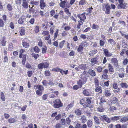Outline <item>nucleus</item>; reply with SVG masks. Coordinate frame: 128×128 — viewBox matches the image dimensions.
<instances>
[{
    "label": "nucleus",
    "instance_id": "nucleus-1",
    "mask_svg": "<svg viewBox=\"0 0 128 128\" xmlns=\"http://www.w3.org/2000/svg\"><path fill=\"white\" fill-rule=\"evenodd\" d=\"M87 80V78L86 77H85L84 75V76L82 75V77H81L79 80L77 82L78 85L80 86V88L82 87V85L83 84L86 83Z\"/></svg>",
    "mask_w": 128,
    "mask_h": 128
},
{
    "label": "nucleus",
    "instance_id": "nucleus-2",
    "mask_svg": "<svg viewBox=\"0 0 128 128\" xmlns=\"http://www.w3.org/2000/svg\"><path fill=\"white\" fill-rule=\"evenodd\" d=\"M53 102L54 104L53 106L55 108H58L63 106V104L59 99L56 100Z\"/></svg>",
    "mask_w": 128,
    "mask_h": 128
},
{
    "label": "nucleus",
    "instance_id": "nucleus-3",
    "mask_svg": "<svg viewBox=\"0 0 128 128\" xmlns=\"http://www.w3.org/2000/svg\"><path fill=\"white\" fill-rule=\"evenodd\" d=\"M102 10L105 12L106 14H109L110 13V10L111 9L110 6L108 4H103Z\"/></svg>",
    "mask_w": 128,
    "mask_h": 128
},
{
    "label": "nucleus",
    "instance_id": "nucleus-4",
    "mask_svg": "<svg viewBox=\"0 0 128 128\" xmlns=\"http://www.w3.org/2000/svg\"><path fill=\"white\" fill-rule=\"evenodd\" d=\"M100 120L102 121H104L108 123L110 122V118H108L106 115L100 116Z\"/></svg>",
    "mask_w": 128,
    "mask_h": 128
},
{
    "label": "nucleus",
    "instance_id": "nucleus-5",
    "mask_svg": "<svg viewBox=\"0 0 128 128\" xmlns=\"http://www.w3.org/2000/svg\"><path fill=\"white\" fill-rule=\"evenodd\" d=\"M26 17L24 15H22L18 20V22L20 24H24L26 22Z\"/></svg>",
    "mask_w": 128,
    "mask_h": 128
},
{
    "label": "nucleus",
    "instance_id": "nucleus-6",
    "mask_svg": "<svg viewBox=\"0 0 128 128\" xmlns=\"http://www.w3.org/2000/svg\"><path fill=\"white\" fill-rule=\"evenodd\" d=\"M91 93V90L89 89H84L82 91V93L84 95L86 96H90Z\"/></svg>",
    "mask_w": 128,
    "mask_h": 128
},
{
    "label": "nucleus",
    "instance_id": "nucleus-7",
    "mask_svg": "<svg viewBox=\"0 0 128 128\" xmlns=\"http://www.w3.org/2000/svg\"><path fill=\"white\" fill-rule=\"evenodd\" d=\"M86 12H84L81 14H78L77 15V17L80 19L82 20L83 21H84L86 19L85 16Z\"/></svg>",
    "mask_w": 128,
    "mask_h": 128
},
{
    "label": "nucleus",
    "instance_id": "nucleus-8",
    "mask_svg": "<svg viewBox=\"0 0 128 128\" xmlns=\"http://www.w3.org/2000/svg\"><path fill=\"white\" fill-rule=\"evenodd\" d=\"M102 49H103V51L105 54V56L107 57H110L112 55V54L108 50L105 49L103 48H102Z\"/></svg>",
    "mask_w": 128,
    "mask_h": 128
},
{
    "label": "nucleus",
    "instance_id": "nucleus-9",
    "mask_svg": "<svg viewBox=\"0 0 128 128\" xmlns=\"http://www.w3.org/2000/svg\"><path fill=\"white\" fill-rule=\"evenodd\" d=\"M111 61L113 63L114 66H118V60L116 58H113L111 59Z\"/></svg>",
    "mask_w": 128,
    "mask_h": 128
},
{
    "label": "nucleus",
    "instance_id": "nucleus-10",
    "mask_svg": "<svg viewBox=\"0 0 128 128\" xmlns=\"http://www.w3.org/2000/svg\"><path fill=\"white\" fill-rule=\"evenodd\" d=\"M88 74L92 76H94L96 75L95 72L92 69H90L88 71Z\"/></svg>",
    "mask_w": 128,
    "mask_h": 128
},
{
    "label": "nucleus",
    "instance_id": "nucleus-11",
    "mask_svg": "<svg viewBox=\"0 0 128 128\" xmlns=\"http://www.w3.org/2000/svg\"><path fill=\"white\" fill-rule=\"evenodd\" d=\"M104 93L105 96L107 97H110L111 95L110 91L108 89L105 90Z\"/></svg>",
    "mask_w": 128,
    "mask_h": 128
},
{
    "label": "nucleus",
    "instance_id": "nucleus-12",
    "mask_svg": "<svg viewBox=\"0 0 128 128\" xmlns=\"http://www.w3.org/2000/svg\"><path fill=\"white\" fill-rule=\"evenodd\" d=\"M120 118V116H114L110 118V120H112L114 122L119 120Z\"/></svg>",
    "mask_w": 128,
    "mask_h": 128
},
{
    "label": "nucleus",
    "instance_id": "nucleus-13",
    "mask_svg": "<svg viewBox=\"0 0 128 128\" xmlns=\"http://www.w3.org/2000/svg\"><path fill=\"white\" fill-rule=\"evenodd\" d=\"M127 5L126 3H122L121 4H118V7L119 9L121 8H125L126 5Z\"/></svg>",
    "mask_w": 128,
    "mask_h": 128
},
{
    "label": "nucleus",
    "instance_id": "nucleus-14",
    "mask_svg": "<svg viewBox=\"0 0 128 128\" xmlns=\"http://www.w3.org/2000/svg\"><path fill=\"white\" fill-rule=\"evenodd\" d=\"M6 38L4 36H3L2 38V40H1L0 44L3 46H6Z\"/></svg>",
    "mask_w": 128,
    "mask_h": 128
},
{
    "label": "nucleus",
    "instance_id": "nucleus-15",
    "mask_svg": "<svg viewBox=\"0 0 128 128\" xmlns=\"http://www.w3.org/2000/svg\"><path fill=\"white\" fill-rule=\"evenodd\" d=\"M96 88L95 90V91L96 92H99L100 93H102V87L100 86H95Z\"/></svg>",
    "mask_w": 128,
    "mask_h": 128
},
{
    "label": "nucleus",
    "instance_id": "nucleus-16",
    "mask_svg": "<svg viewBox=\"0 0 128 128\" xmlns=\"http://www.w3.org/2000/svg\"><path fill=\"white\" fill-rule=\"evenodd\" d=\"M40 6L41 9H42L45 7V3L44 2V0H41L40 1Z\"/></svg>",
    "mask_w": 128,
    "mask_h": 128
},
{
    "label": "nucleus",
    "instance_id": "nucleus-17",
    "mask_svg": "<svg viewBox=\"0 0 128 128\" xmlns=\"http://www.w3.org/2000/svg\"><path fill=\"white\" fill-rule=\"evenodd\" d=\"M108 67L109 69V71L110 72H114V70L113 67L110 64H108Z\"/></svg>",
    "mask_w": 128,
    "mask_h": 128
},
{
    "label": "nucleus",
    "instance_id": "nucleus-18",
    "mask_svg": "<svg viewBox=\"0 0 128 128\" xmlns=\"http://www.w3.org/2000/svg\"><path fill=\"white\" fill-rule=\"evenodd\" d=\"M20 32L21 36L24 35L25 34V30L24 27H21Z\"/></svg>",
    "mask_w": 128,
    "mask_h": 128
},
{
    "label": "nucleus",
    "instance_id": "nucleus-19",
    "mask_svg": "<svg viewBox=\"0 0 128 128\" xmlns=\"http://www.w3.org/2000/svg\"><path fill=\"white\" fill-rule=\"evenodd\" d=\"M78 68L83 70H85L86 69V66L84 64L80 65L78 66Z\"/></svg>",
    "mask_w": 128,
    "mask_h": 128
},
{
    "label": "nucleus",
    "instance_id": "nucleus-20",
    "mask_svg": "<svg viewBox=\"0 0 128 128\" xmlns=\"http://www.w3.org/2000/svg\"><path fill=\"white\" fill-rule=\"evenodd\" d=\"M67 1L63 0V1H61V2L60 4V6L62 8H64L65 7Z\"/></svg>",
    "mask_w": 128,
    "mask_h": 128
},
{
    "label": "nucleus",
    "instance_id": "nucleus-21",
    "mask_svg": "<svg viewBox=\"0 0 128 128\" xmlns=\"http://www.w3.org/2000/svg\"><path fill=\"white\" fill-rule=\"evenodd\" d=\"M120 122L122 123L125 122L128 120V117H123L120 120Z\"/></svg>",
    "mask_w": 128,
    "mask_h": 128
},
{
    "label": "nucleus",
    "instance_id": "nucleus-22",
    "mask_svg": "<svg viewBox=\"0 0 128 128\" xmlns=\"http://www.w3.org/2000/svg\"><path fill=\"white\" fill-rule=\"evenodd\" d=\"M94 105L91 104H88L87 106V108L90 111L92 112L93 110Z\"/></svg>",
    "mask_w": 128,
    "mask_h": 128
},
{
    "label": "nucleus",
    "instance_id": "nucleus-23",
    "mask_svg": "<svg viewBox=\"0 0 128 128\" xmlns=\"http://www.w3.org/2000/svg\"><path fill=\"white\" fill-rule=\"evenodd\" d=\"M121 87L122 88H127L128 87V85L127 84L124 82H122L120 84Z\"/></svg>",
    "mask_w": 128,
    "mask_h": 128
},
{
    "label": "nucleus",
    "instance_id": "nucleus-24",
    "mask_svg": "<svg viewBox=\"0 0 128 128\" xmlns=\"http://www.w3.org/2000/svg\"><path fill=\"white\" fill-rule=\"evenodd\" d=\"M81 120L83 123H84L86 122L87 120L85 116L83 115L82 116Z\"/></svg>",
    "mask_w": 128,
    "mask_h": 128
},
{
    "label": "nucleus",
    "instance_id": "nucleus-25",
    "mask_svg": "<svg viewBox=\"0 0 128 128\" xmlns=\"http://www.w3.org/2000/svg\"><path fill=\"white\" fill-rule=\"evenodd\" d=\"M94 118L95 122L98 124H100V120L96 116H94Z\"/></svg>",
    "mask_w": 128,
    "mask_h": 128
},
{
    "label": "nucleus",
    "instance_id": "nucleus-26",
    "mask_svg": "<svg viewBox=\"0 0 128 128\" xmlns=\"http://www.w3.org/2000/svg\"><path fill=\"white\" fill-rule=\"evenodd\" d=\"M98 51L96 50H94L92 51H91L90 52L89 55L90 56H93L94 54H95Z\"/></svg>",
    "mask_w": 128,
    "mask_h": 128
},
{
    "label": "nucleus",
    "instance_id": "nucleus-27",
    "mask_svg": "<svg viewBox=\"0 0 128 128\" xmlns=\"http://www.w3.org/2000/svg\"><path fill=\"white\" fill-rule=\"evenodd\" d=\"M96 69L98 72H101L102 71L103 68L100 66H97L96 68Z\"/></svg>",
    "mask_w": 128,
    "mask_h": 128
},
{
    "label": "nucleus",
    "instance_id": "nucleus-28",
    "mask_svg": "<svg viewBox=\"0 0 128 128\" xmlns=\"http://www.w3.org/2000/svg\"><path fill=\"white\" fill-rule=\"evenodd\" d=\"M22 44L23 47L26 48H28L29 46V44L26 42H22Z\"/></svg>",
    "mask_w": 128,
    "mask_h": 128
},
{
    "label": "nucleus",
    "instance_id": "nucleus-29",
    "mask_svg": "<svg viewBox=\"0 0 128 128\" xmlns=\"http://www.w3.org/2000/svg\"><path fill=\"white\" fill-rule=\"evenodd\" d=\"M7 9L8 10L10 11H12L13 9L12 6L10 4H8L7 6Z\"/></svg>",
    "mask_w": 128,
    "mask_h": 128
},
{
    "label": "nucleus",
    "instance_id": "nucleus-30",
    "mask_svg": "<svg viewBox=\"0 0 128 128\" xmlns=\"http://www.w3.org/2000/svg\"><path fill=\"white\" fill-rule=\"evenodd\" d=\"M65 42L66 41L64 40H63L62 41L60 42V43L59 44V47L60 48H62Z\"/></svg>",
    "mask_w": 128,
    "mask_h": 128
},
{
    "label": "nucleus",
    "instance_id": "nucleus-31",
    "mask_svg": "<svg viewBox=\"0 0 128 128\" xmlns=\"http://www.w3.org/2000/svg\"><path fill=\"white\" fill-rule=\"evenodd\" d=\"M1 99L3 101H4L5 100V97L4 94V93L1 92L0 93Z\"/></svg>",
    "mask_w": 128,
    "mask_h": 128
},
{
    "label": "nucleus",
    "instance_id": "nucleus-32",
    "mask_svg": "<svg viewBox=\"0 0 128 128\" xmlns=\"http://www.w3.org/2000/svg\"><path fill=\"white\" fill-rule=\"evenodd\" d=\"M87 124L89 128L91 127L92 125V122L91 120H89L87 122Z\"/></svg>",
    "mask_w": 128,
    "mask_h": 128
},
{
    "label": "nucleus",
    "instance_id": "nucleus-33",
    "mask_svg": "<svg viewBox=\"0 0 128 128\" xmlns=\"http://www.w3.org/2000/svg\"><path fill=\"white\" fill-rule=\"evenodd\" d=\"M83 47L82 46V45L80 44L79 46L78 47L77 49V51L78 52H82L83 50Z\"/></svg>",
    "mask_w": 128,
    "mask_h": 128
},
{
    "label": "nucleus",
    "instance_id": "nucleus-34",
    "mask_svg": "<svg viewBox=\"0 0 128 128\" xmlns=\"http://www.w3.org/2000/svg\"><path fill=\"white\" fill-rule=\"evenodd\" d=\"M113 104L116 103L118 101V98L116 97L113 98L111 100Z\"/></svg>",
    "mask_w": 128,
    "mask_h": 128
},
{
    "label": "nucleus",
    "instance_id": "nucleus-35",
    "mask_svg": "<svg viewBox=\"0 0 128 128\" xmlns=\"http://www.w3.org/2000/svg\"><path fill=\"white\" fill-rule=\"evenodd\" d=\"M16 121V119L14 118H10L8 120V122L10 124L13 123Z\"/></svg>",
    "mask_w": 128,
    "mask_h": 128
},
{
    "label": "nucleus",
    "instance_id": "nucleus-36",
    "mask_svg": "<svg viewBox=\"0 0 128 128\" xmlns=\"http://www.w3.org/2000/svg\"><path fill=\"white\" fill-rule=\"evenodd\" d=\"M44 68H47L49 66V64L47 62H44L42 63Z\"/></svg>",
    "mask_w": 128,
    "mask_h": 128
},
{
    "label": "nucleus",
    "instance_id": "nucleus-37",
    "mask_svg": "<svg viewBox=\"0 0 128 128\" xmlns=\"http://www.w3.org/2000/svg\"><path fill=\"white\" fill-rule=\"evenodd\" d=\"M47 50V48L46 46H44L42 48V54H45L46 53V50Z\"/></svg>",
    "mask_w": 128,
    "mask_h": 128
},
{
    "label": "nucleus",
    "instance_id": "nucleus-38",
    "mask_svg": "<svg viewBox=\"0 0 128 128\" xmlns=\"http://www.w3.org/2000/svg\"><path fill=\"white\" fill-rule=\"evenodd\" d=\"M94 83L95 84V86H98L99 82L98 80L96 78H95L94 79Z\"/></svg>",
    "mask_w": 128,
    "mask_h": 128
},
{
    "label": "nucleus",
    "instance_id": "nucleus-39",
    "mask_svg": "<svg viewBox=\"0 0 128 128\" xmlns=\"http://www.w3.org/2000/svg\"><path fill=\"white\" fill-rule=\"evenodd\" d=\"M75 114L78 116H80L81 114V111L79 109L76 110L75 112Z\"/></svg>",
    "mask_w": 128,
    "mask_h": 128
},
{
    "label": "nucleus",
    "instance_id": "nucleus-40",
    "mask_svg": "<svg viewBox=\"0 0 128 128\" xmlns=\"http://www.w3.org/2000/svg\"><path fill=\"white\" fill-rule=\"evenodd\" d=\"M104 40H100L99 41L100 46H103L105 42H104Z\"/></svg>",
    "mask_w": 128,
    "mask_h": 128
},
{
    "label": "nucleus",
    "instance_id": "nucleus-41",
    "mask_svg": "<svg viewBox=\"0 0 128 128\" xmlns=\"http://www.w3.org/2000/svg\"><path fill=\"white\" fill-rule=\"evenodd\" d=\"M34 51L36 53L39 52L40 49L37 46H36L34 48Z\"/></svg>",
    "mask_w": 128,
    "mask_h": 128
},
{
    "label": "nucleus",
    "instance_id": "nucleus-42",
    "mask_svg": "<svg viewBox=\"0 0 128 128\" xmlns=\"http://www.w3.org/2000/svg\"><path fill=\"white\" fill-rule=\"evenodd\" d=\"M64 11L68 16H70L71 15V13L69 12L68 9L65 8L64 9Z\"/></svg>",
    "mask_w": 128,
    "mask_h": 128
},
{
    "label": "nucleus",
    "instance_id": "nucleus-43",
    "mask_svg": "<svg viewBox=\"0 0 128 128\" xmlns=\"http://www.w3.org/2000/svg\"><path fill=\"white\" fill-rule=\"evenodd\" d=\"M28 3L23 2L22 6L24 8H27L28 7Z\"/></svg>",
    "mask_w": 128,
    "mask_h": 128
},
{
    "label": "nucleus",
    "instance_id": "nucleus-44",
    "mask_svg": "<svg viewBox=\"0 0 128 128\" xmlns=\"http://www.w3.org/2000/svg\"><path fill=\"white\" fill-rule=\"evenodd\" d=\"M39 26H36L35 27L34 29V31L36 33H37L39 32Z\"/></svg>",
    "mask_w": 128,
    "mask_h": 128
},
{
    "label": "nucleus",
    "instance_id": "nucleus-45",
    "mask_svg": "<svg viewBox=\"0 0 128 128\" xmlns=\"http://www.w3.org/2000/svg\"><path fill=\"white\" fill-rule=\"evenodd\" d=\"M86 3V2L85 0H80L79 2V4L80 5H84Z\"/></svg>",
    "mask_w": 128,
    "mask_h": 128
},
{
    "label": "nucleus",
    "instance_id": "nucleus-46",
    "mask_svg": "<svg viewBox=\"0 0 128 128\" xmlns=\"http://www.w3.org/2000/svg\"><path fill=\"white\" fill-rule=\"evenodd\" d=\"M42 83L43 85L45 86H46L48 84V82L46 80H43L42 81Z\"/></svg>",
    "mask_w": 128,
    "mask_h": 128
},
{
    "label": "nucleus",
    "instance_id": "nucleus-47",
    "mask_svg": "<svg viewBox=\"0 0 128 128\" xmlns=\"http://www.w3.org/2000/svg\"><path fill=\"white\" fill-rule=\"evenodd\" d=\"M99 28L98 26L97 25H96L94 24H93L92 27V29L93 30L97 29L98 30Z\"/></svg>",
    "mask_w": 128,
    "mask_h": 128
},
{
    "label": "nucleus",
    "instance_id": "nucleus-48",
    "mask_svg": "<svg viewBox=\"0 0 128 128\" xmlns=\"http://www.w3.org/2000/svg\"><path fill=\"white\" fill-rule=\"evenodd\" d=\"M122 47L123 48H128V45L124 42H122Z\"/></svg>",
    "mask_w": 128,
    "mask_h": 128
},
{
    "label": "nucleus",
    "instance_id": "nucleus-49",
    "mask_svg": "<svg viewBox=\"0 0 128 128\" xmlns=\"http://www.w3.org/2000/svg\"><path fill=\"white\" fill-rule=\"evenodd\" d=\"M96 58H92L91 60V62L94 64H96L97 62Z\"/></svg>",
    "mask_w": 128,
    "mask_h": 128
},
{
    "label": "nucleus",
    "instance_id": "nucleus-50",
    "mask_svg": "<svg viewBox=\"0 0 128 128\" xmlns=\"http://www.w3.org/2000/svg\"><path fill=\"white\" fill-rule=\"evenodd\" d=\"M32 57H33L34 58L36 59L39 57V56L38 54L32 53Z\"/></svg>",
    "mask_w": 128,
    "mask_h": 128
},
{
    "label": "nucleus",
    "instance_id": "nucleus-51",
    "mask_svg": "<svg viewBox=\"0 0 128 128\" xmlns=\"http://www.w3.org/2000/svg\"><path fill=\"white\" fill-rule=\"evenodd\" d=\"M113 88L115 89H117L118 88V85L116 83H114L113 84Z\"/></svg>",
    "mask_w": 128,
    "mask_h": 128
},
{
    "label": "nucleus",
    "instance_id": "nucleus-52",
    "mask_svg": "<svg viewBox=\"0 0 128 128\" xmlns=\"http://www.w3.org/2000/svg\"><path fill=\"white\" fill-rule=\"evenodd\" d=\"M125 75V74L123 73H118V77L121 78H122L124 77Z\"/></svg>",
    "mask_w": 128,
    "mask_h": 128
},
{
    "label": "nucleus",
    "instance_id": "nucleus-53",
    "mask_svg": "<svg viewBox=\"0 0 128 128\" xmlns=\"http://www.w3.org/2000/svg\"><path fill=\"white\" fill-rule=\"evenodd\" d=\"M82 46L84 47H86L88 46V44L86 42L82 41V42L81 44Z\"/></svg>",
    "mask_w": 128,
    "mask_h": 128
},
{
    "label": "nucleus",
    "instance_id": "nucleus-54",
    "mask_svg": "<svg viewBox=\"0 0 128 128\" xmlns=\"http://www.w3.org/2000/svg\"><path fill=\"white\" fill-rule=\"evenodd\" d=\"M100 102L99 103L100 104V106L102 105V103L105 102L106 101L104 100L102 98H101L100 99Z\"/></svg>",
    "mask_w": 128,
    "mask_h": 128
},
{
    "label": "nucleus",
    "instance_id": "nucleus-55",
    "mask_svg": "<svg viewBox=\"0 0 128 128\" xmlns=\"http://www.w3.org/2000/svg\"><path fill=\"white\" fill-rule=\"evenodd\" d=\"M121 90V89L120 88H118L117 90L116 89L115 90H114V93L115 94L118 93L119 94L120 90Z\"/></svg>",
    "mask_w": 128,
    "mask_h": 128
},
{
    "label": "nucleus",
    "instance_id": "nucleus-56",
    "mask_svg": "<svg viewBox=\"0 0 128 128\" xmlns=\"http://www.w3.org/2000/svg\"><path fill=\"white\" fill-rule=\"evenodd\" d=\"M38 89V90L42 91L44 90V88L42 86L39 85Z\"/></svg>",
    "mask_w": 128,
    "mask_h": 128
},
{
    "label": "nucleus",
    "instance_id": "nucleus-57",
    "mask_svg": "<svg viewBox=\"0 0 128 128\" xmlns=\"http://www.w3.org/2000/svg\"><path fill=\"white\" fill-rule=\"evenodd\" d=\"M73 106V103H70V104H68L66 107V109L68 110L69 108H71Z\"/></svg>",
    "mask_w": 128,
    "mask_h": 128
},
{
    "label": "nucleus",
    "instance_id": "nucleus-58",
    "mask_svg": "<svg viewBox=\"0 0 128 128\" xmlns=\"http://www.w3.org/2000/svg\"><path fill=\"white\" fill-rule=\"evenodd\" d=\"M45 75L46 76H50V72L48 70H46L45 72Z\"/></svg>",
    "mask_w": 128,
    "mask_h": 128
},
{
    "label": "nucleus",
    "instance_id": "nucleus-59",
    "mask_svg": "<svg viewBox=\"0 0 128 128\" xmlns=\"http://www.w3.org/2000/svg\"><path fill=\"white\" fill-rule=\"evenodd\" d=\"M36 94L39 96H41L42 94V91L37 90L36 91Z\"/></svg>",
    "mask_w": 128,
    "mask_h": 128
},
{
    "label": "nucleus",
    "instance_id": "nucleus-60",
    "mask_svg": "<svg viewBox=\"0 0 128 128\" xmlns=\"http://www.w3.org/2000/svg\"><path fill=\"white\" fill-rule=\"evenodd\" d=\"M4 25L3 21L2 19H0V27H3Z\"/></svg>",
    "mask_w": 128,
    "mask_h": 128
},
{
    "label": "nucleus",
    "instance_id": "nucleus-61",
    "mask_svg": "<svg viewBox=\"0 0 128 128\" xmlns=\"http://www.w3.org/2000/svg\"><path fill=\"white\" fill-rule=\"evenodd\" d=\"M66 122V120L65 119H62L60 121V123L62 125H64L65 124Z\"/></svg>",
    "mask_w": 128,
    "mask_h": 128
},
{
    "label": "nucleus",
    "instance_id": "nucleus-62",
    "mask_svg": "<svg viewBox=\"0 0 128 128\" xmlns=\"http://www.w3.org/2000/svg\"><path fill=\"white\" fill-rule=\"evenodd\" d=\"M38 68L40 69H42L43 68H44V67L43 66L42 63H40L39 64L38 66Z\"/></svg>",
    "mask_w": 128,
    "mask_h": 128
},
{
    "label": "nucleus",
    "instance_id": "nucleus-63",
    "mask_svg": "<svg viewBox=\"0 0 128 128\" xmlns=\"http://www.w3.org/2000/svg\"><path fill=\"white\" fill-rule=\"evenodd\" d=\"M98 111L101 112L104 111V109L102 107H100L98 108Z\"/></svg>",
    "mask_w": 128,
    "mask_h": 128
},
{
    "label": "nucleus",
    "instance_id": "nucleus-64",
    "mask_svg": "<svg viewBox=\"0 0 128 128\" xmlns=\"http://www.w3.org/2000/svg\"><path fill=\"white\" fill-rule=\"evenodd\" d=\"M82 126L81 124L77 123L75 126V128H82Z\"/></svg>",
    "mask_w": 128,
    "mask_h": 128
}]
</instances>
